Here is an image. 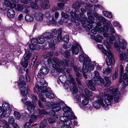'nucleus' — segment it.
Instances as JSON below:
<instances>
[{
  "label": "nucleus",
  "mask_w": 128,
  "mask_h": 128,
  "mask_svg": "<svg viewBox=\"0 0 128 128\" xmlns=\"http://www.w3.org/2000/svg\"><path fill=\"white\" fill-rule=\"evenodd\" d=\"M70 90L73 94H76L78 92V90L76 87V85L70 86Z\"/></svg>",
  "instance_id": "nucleus-34"
},
{
  "label": "nucleus",
  "mask_w": 128,
  "mask_h": 128,
  "mask_svg": "<svg viewBox=\"0 0 128 128\" xmlns=\"http://www.w3.org/2000/svg\"><path fill=\"white\" fill-rule=\"evenodd\" d=\"M103 43L108 50V52L105 54L107 56L106 58V63L108 66H111L112 64H114L115 63L114 57L113 54L112 53L109 49L111 48V46L107 40H104Z\"/></svg>",
  "instance_id": "nucleus-1"
},
{
  "label": "nucleus",
  "mask_w": 128,
  "mask_h": 128,
  "mask_svg": "<svg viewBox=\"0 0 128 128\" xmlns=\"http://www.w3.org/2000/svg\"><path fill=\"white\" fill-rule=\"evenodd\" d=\"M105 81L104 83V86L106 87H108L111 84V82L108 76H105L104 78Z\"/></svg>",
  "instance_id": "nucleus-30"
},
{
  "label": "nucleus",
  "mask_w": 128,
  "mask_h": 128,
  "mask_svg": "<svg viewBox=\"0 0 128 128\" xmlns=\"http://www.w3.org/2000/svg\"><path fill=\"white\" fill-rule=\"evenodd\" d=\"M14 115L16 117V118L17 120L20 119L21 115L20 113L16 111H14Z\"/></svg>",
  "instance_id": "nucleus-56"
},
{
  "label": "nucleus",
  "mask_w": 128,
  "mask_h": 128,
  "mask_svg": "<svg viewBox=\"0 0 128 128\" xmlns=\"http://www.w3.org/2000/svg\"><path fill=\"white\" fill-rule=\"evenodd\" d=\"M109 95H110L113 97V99L114 98V100L116 103H118L119 102L118 100L120 96V93L117 90H116L112 94H107L104 92L100 93L99 94V96L96 95V98H100V99L98 100H101L102 99L103 101V98H105V99Z\"/></svg>",
  "instance_id": "nucleus-2"
},
{
  "label": "nucleus",
  "mask_w": 128,
  "mask_h": 128,
  "mask_svg": "<svg viewBox=\"0 0 128 128\" xmlns=\"http://www.w3.org/2000/svg\"><path fill=\"white\" fill-rule=\"evenodd\" d=\"M48 119H44L41 123L39 127L40 128H44L46 127L47 124Z\"/></svg>",
  "instance_id": "nucleus-35"
},
{
  "label": "nucleus",
  "mask_w": 128,
  "mask_h": 128,
  "mask_svg": "<svg viewBox=\"0 0 128 128\" xmlns=\"http://www.w3.org/2000/svg\"><path fill=\"white\" fill-rule=\"evenodd\" d=\"M44 14L42 13H36L34 14V16L36 19L38 21H41L43 20Z\"/></svg>",
  "instance_id": "nucleus-23"
},
{
  "label": "nucleus",
  "mask_w": 128,
  "mask_h": 128,
  "mask_svg": "<svg viewBox=\"0 0 128 128\" xmlns=\"http://www.w3.org/2000/svg\"><path fill=\"white\" fill-rule=\"evenodd\" d=\"M11 2L9 0H4V6H5V8H0V10L3 11L6 10L7 8V7H9L10 6Z\"/></svg>",
  "instance_id": "nucleus-33"
},
{
  "label": "nucleus",
  "mask_w": 128,
  "mask_h": 128,
  "mask_svg": "<svg viewBox=\"0 0 128 128\" xmlns=\"http://www.w3.org/2000/svg\"><path fill=\"white\" fill-rule=\"evenodd\" d=\"M120 58L121 60L126 61H128V53L127 54L126 52H122L120 54Z\"/></svg>",
  "instance_id": "nucleus-26"
},
{
  "label": "nucleus",
  "mask_w": 128,
  "mask_h": 128,
  "mask_svg": "<svg viewBox=\"0 0 128 128\" xmlns=\"http://www.w3.org/2000/svg\"><path fill=\"white\" fill-rule=\"evenodd\" d=\"M0 122H1L3 124H4V125L3 126V128H12L10 127V125L8 124V122L6 120H3L2 119L1 121H0Z\"/></svg>",
  "instance_id": "nucleus-38"
},
{
  "label": "nucleus",
  "mask_w": 128,
  "mask_h": 128,
  "mask_svg": "<svg viewBox=\"0 0 128 128\" xmlns=\"http://www.w3.org/2000/svg\"><path fill=\"white\" fill-rule=\"evenodd\" d=\"M85 66L84 64H83V66L81 69V68L80 67H79L78 68V70L80 72H82V74L84 78L86 79L87 78V75L86 74L85 72Z\"/></svg>",
  "instance_id": "nucleus-37"
},
{
  "label": "nucleus",
  "mask_w": 128,
  "mask_h": 128,
  "mask_svg": "<svg viewBox=\"0 0 128 128\" xmlns=\"http://www.w3.org/2000/svg\"><path fill=\"white\" fill-rule=\"evenodd\" d=\"M85 8L90 11H92L93 8V6L90 3L86 2L84 6Z\"/></svg>",
  "instance_id": "nucleus-39"
},
{
  "label": "nucleus",
  "mask_w": 128,
  "mask_h": 128,
  "mask_svg": "<svg viewBox=\"0 0 128 128\" xmlns=\"http://www.w3.org/2000/svg\"><path fill=\"white\" fill-rule=\"evenodd\" d=\"M15 120L13 116H9L8 119V124H12L14 123Z\"/></svg>",
  "instance_id": "nucleus-49"
},
{
  "label": "nucleus",
  "mask_w": 128,
  "mask_h": 128,
  "mask_svg": "<svg viewBox=\"0 0 128 128\" xmlns=\"http://www.w3.org/2000/svg\"><path fill=\"white\" fill-rule=\"evenodd\" d=\"M128 80V79H126V80H125V79H124L123 78H121V77L120 78L119 81V82L120 83H121L122 82H123L124 84V85L121 88V90L122 91L123 93H124L126 92L127 90H124L126 87V86H128V85H126L124 84V81L125 80L126 81Z\"/></svg>",
  "instance_id": "nucleus-29"
},
{
  "label": "nucleus",
  "mask_w": 128,
  "mask_h": 128,
  "mask_svg": "<svg viewBox=\"0 0 128 128\" xmlns=\"http://www.w3.org/2000/svg\"><path fill=\"white\" fill-rule=\"evenodd\" d=\"M87 14L89 20L85 17V16L84 13H80L79 14L80 17L82 18L84 21L83 23L86 24V22L88 23H92L94 22V20L95 17H96V12L94 13L92 11L89 12H88Z\"/></svg>",
  "instance_id": "nucleus-4"
},
{
  "label": "nucleus",
  "mask_w": 128,
  "mask_h": 128,
  "mask_svg": "<svg viewBox=\"0 0 128 128\" xmlns=\"http://www.w3.org/2000/svg\"><path fill=\"white\" fill-rule=\"evenodd\" d=\"M87 58H85L84 55L83 54H81L79 56V60L80 62H84L83 64H87Z\"/></svg>",
  "instance_id": "nucleus-31"
},
{
  "label": "nucleus",
  "mask_w": 128,
  "mask_h": 128,
  "mask_svg": "<svg viewBox=\"0 0 128 128\" xmlns=\"http://www.w3.org/2000/svg\"><path fill=\"white\" fill-rule=\"evenodd\" d=\"M69 36L68 35H66L63 38H62V39L61 40L60 42H61L63 40L65 42L67 43L69 41Z\"/></svg>",
  "instance_id": "nucleus-51"
},
{
  "label": "nucleus",
  "mask_w": 128,
  "mask_h": 128,
  "mask_svg": "<svg viewBox=\"0 0 128 128\" xmlns=\"http://www.w3.org/2000/svg\"><path fill=\"white\" fill-rule=\"evenodd\" d=\"M56 109H55V110ZM56 111L55 110L53 111L52 110H50L48 113V114L49 116H52V117H54L55 118H57V116H56V114L55 112Z\"/></svg>",
  "instance_id": "nucleus-48"
},
{
  "label": "nucleus",
  "mask_w": 128,
  "mask_h": 128,
  "mask_svg": "<svg viewBox=\"0 0 128 128\" xmlns=\"http://www.w3.org/2000/svg\"><path fill=\"white\" fill-rule=\"evenodd\" d=\"M49 2L48 0H42L40 3V6L44 10L49 9L50 8V5L48 4Z\"/></svg>",
  "instance_id": "nucleus-19"
},
{
  "label": "nucleus",
  "mask_w": 128,
  "mask_h": 128,
  "mask_svg": "<svg viewBox=\"0 0 128 128\" xmlns=\"http://www.w3.org/2000/svg\"><path fill=\"white\" fill-rule=\"evenodd\" d=\"M68 80L69 81V83L70 84V85L72 84L71 86L76 85L73 78H70V80Z\"/></svg>",
  "instance_id": "nucleus-54"
},
{
  "label": "nucleus",
  "mask_w": 128,
  "mask_h": 128,
  "mask_svg": "<svg viewBox=\"0 0 128 128\" xmlns=\"http://www.w3.org/2000/svg\"><path fill=\"white\" fill-rule=\"evenodd\" d=\"M79 46L80 48V49H82L81 46L76 42L73 43V45H72V49L70 48L69 50H66L64 52L63 55L66 58H68L70 56V51L71 50L72 54H77L79 52V48L78 46Z\"/></svg>",
  "instance_id": "nucleus-5"
},
{
  "label": "nucleus",
  "mask_w": 128,
  "mask_h": 128,
  "mask_svg": "<svg viewBox=\"0 0 128 128\" xmlns=\"http://www.w3.org/2000/svg\"><path fill=\"white\" fill-rule=\"evenodd\" d=\"M103 37L101 35H100L99 34L98 35H96V42H102V40L103 39Z\"/></svg>",
  "instance_id": "nucleus-62"
},
{
  "label": "nucleus",
  "mask_w": 128,
  "mask_h": 128,
  "mask_svg": "<svg viewBox=\"0 0 128 128\" xmlns=\"http://www.w3.org/2000/svg\"><path fill=\"white\" fill-rule=\"evenodd\" d=\"M90 99V98L86 97L84 100H82V104L84 105L88 104V103L89 100Z\"/></svg>",
  "instance_id": "nucleus-52"
},
{
  "label": "nucleus",
  "mask_w": 128,
  "mask_h": 128,
  "mask_svg": "<svg viewBox=\"0 0 128 128\" xmlns=\"http://www.w3.org/2000/svg\"><path fill=\"white\" fill-rule=\"evenodd\" d=\"M48 121L49 124H53L56 121V119L55 118H54L53 117H50L48 119Z\"/></svg>",
  "instance_id": "nucleus-64"
},
{
  "label": "nucleus",
  "mask_w": 128,
  "mask_h": 128,
  "mask_svg": "<svg viewBox=\"0 0 128 128\" xmlns=\"http://www.w3.org/2000/svg\"><path fill=\"white\" fill-rule=\"evenodd\" d=\"M23 7L22 6L19 4H16L14 10L16 11L20 12L23 10Z\"/></svg>",
  "instance_id": "nucleus-43"
},
{
  "label": "nucleus",
  "mask_w": 128,
  "mask_h": 128,
  "mask_svg": "<svg viewBox=\"0 0 128 128\" xmlns=\"http://www.w3.org/2000/svg\"><path fill=\"white\" fill-rule=\"evenodd\" d=\"M15 12L14 9L10 8L7 10V16L9 18H13L15 16Z\"/></svg>",
  "instance_id": "nucleus-20"
},
{
  "label": "nucleus",
  "mask_w": 128,
  "mask_h": 128,
  "mask_svg": "<svg viewBox=\"0 0 128 128\" xmlns=\"http://www.w3.org/2000/svg\"><path fill=\"white\" fill-rule=\"evenodd\" d=\"M40 90H41V92L42 93H44L47 92L49 94V92L46 86H41L40 87Z\"/></svg>",
  "instance_id": "nucleus-41"
},
{
  "label": "nucleus",
  "mask_w": 128,
  "mask_h": 128,
  "mask_svg": "<svg viewBox=\"0 0 128 128\" xmlns=\"http://www.w3.org/2000/svg\"><path fill=\"white\" fill-rule=\"evenodd\" d=\"M85 66V72L86 73L87 72H90L91 70H94V66L93 64H91L90 62V64H88H88L86 65L84 64Z\"/></svg>",
  "instance_id": "nucleus-21"
},
{
  "label": "nucleus",
  "mask_w": 128,
  "mask_h": 128,
  "mask_svg": "<svg viewBox=\"0 0 128 128\" xmlns=\"http://www.w3.org/2000/svg\"><path fill=\"white\" fill-rule=\"evenodd\" d=\"M52 104H51L50 102H48L47 103V106L49 107H51L53 109H56L55 110L56 111V112L60 111L61 109L60 105L63 104H64V102L61 100L60 102H58L55 103H53V102H52Z\"/></svg>",
  "instance_id": "nucleus-9"
},
{
  "label": "nucleus",
  "mask_w": 128,
  "mask_h": 128,
  "mask_svg": "<svg viewBox=\"0 0 128 128\" xmlns=\"http://www.w3.org/2000/svg\"><path fill=\"white\" fill-rule=\"evenodd\" d=\"M29 47L30 50H31L32 52L34 50H38L40 48V46L38 44H34L32 45V44H30L29 45Z\"/></svg>",
  "instance_id": "nucleus-28"
},
{
  "label": "nucleus",
  "mask_w": 128,
  "mask_h": 128,
  "mask_svg": "<svg viewBox=\"0 0 128 128\" xmlns=\"http://www.w3.org/2000/svg\"><path fill=\"white\" fill-rule=\"evenodd\" d=\"M99 81L101 84H103L104 82V79L102 78L100 76H96V85H99L100 84L98 82Z\"/></svg>",
  "instance_id": "nucleus-46"
},
{
  "label": "nucleus",
  "mask_w": 128,
  "mask_h": 128,
  "mask_svg": "<svg viewBox=\"0 0 128 128\" xmlns=\"http://www.w3.org/2000/svg\"><path fill=\"white\" fill-rule=\"evenodd\" d=\"M52 40H53V42H52L53 44H54V42L56 43H57L59 42H60L61 40L62 39V36H60V37L58 36H53V37L52 38Z\"/></svg>",
  "instance_id": "nucleus-32"
},
{
  "label": "nucleus",
  "mask_w": 128,
  "mask_h": 128,
  "mask_svg": "<svg viewBox=\"0 0 128 128\" xmlns=\"http://www.w3.org/2000/svg\"><path fill=\"white\" fill-rule=\"evenodd\" d=\"M97 46L98 49L101 50L102 52L105 54L107 53L108 52H107L105 49L104 48V47L102 45L97 44Z\"/></svg>",
  "instance_id": "nucleus-45"
},
{
  "label": "nucleus",
  "mask_w": 128,
  "mask_h": 128,
  "mask_svg": "<svg viewBox=\"0 0 128 128\" xmlns=\"http://www.w3.org/2000/svg\"><path fill=\"white\" fill-rule=\"evenodd\" d=\"M51 50V49H50ZM52 51L50 52L46 51L45 52L44 57H51L52 58L53 54V51L52 50H51Z\"/></svg>",
  "instance_id": "nucleus-40"
},
{
  "label": "nucleus",
  "mask_w": 128,
  "mask_h": 128,
  "mask_svg": "<svg viewBox=\"0 0 128 128\" xmlns=\"http://www.w3.org/2000/svg\"><path fill=\"white\" fill-rule=\"evenodd\" d=\"M39 110L38 114V117L39 118H41L44 116V114L46 115L48 114V112H46V110L44 109L42 110L39 109Z\"/></svg>",
  "instance_id": "nucleus-27"
},
{
  "label": "nucleus",
  "mask_w": 128,
  "mask_h": 128,
  "mask_svg": "<svg viewBox=\"0 0 128 128\" xmlns=\"http://www.w3.org/2000/svg\"><path fill=\"white\" fill-rule=\"evenodd\" d=\"M120 77L122 78L123 74L124 73V67L122 64H121L120 66Z\"/></svg>",
  "instance_id": "nucleus-57"
},
{
  "label": "nucleus",
  "mask_w": 128,
  "mask_h": 128,
  "mask_svg": "<svg viewBox=\"0 0 128 128\" xmlns=\"http://www.w3.org/2000/svg\"><path fill=\"white\" fill-rule=\"evenodd\" d=\"M110 29V33L112 34L115 33L114 28L112 27H110V24L108 23H107L103 26V28L100 27V28L96 27V34L97 32L101 33L104 32H108Z\"/></svg>",
  "instance_id": "nucleus-7"
},
{
  "label": "nucleus",
  "mask_w": 128,
  "mask_h": 128,
  "mask_svg": "<svg viewBox=\"0 0 128 128\" xmlns=\"http://www.w3.org/2000/svg\"><path fill=\"white\" fill-rule=\"evenodd\" d=\"M84 91L86 96V97L90 98L92 96V93L90 90H88V89L86 88H85Z\"/></svg>",
  "instance_id": "nucleus-44"
},
{
  "label": "nucleus",
  "mask_w": 128,
  "mask_h": 128,
  "mask_svg": "<svg viewBox=\"0 0 128 128\" xmlns=\"http://www.w3.org/2000/svg\"><path fill=\"white\" fill-rule=\"evenodd\" d=\"M25 52L24 54V61H21V64L22 66L26 68L28 66L29 60H30L31 56H32V51H30L28 53Z\"/></svg>",
  "instance_id": "nucleus-8"
},
{
  "label": "nucleus",
  "mask_w": 128,
  "mask_h": 128,
  "mask_svg": "<svg viewBox=\"0 0 128 128\" xmlns=\"http://www.w3.org/2000/svg\"><path fill=\"white\" fill-rule=\"evenodd\" d=\"M44 38L39 37L37 38L38 43L40 44H43L45 41Z\"/></svg>",
  "instance_id": "nucleus-53"
},
{
  "label": "nucleus",
  "mask_w": 128,
  "mask_h": 128,
  "mask_svg": "<svg viewBox=\"0 0 128 128\" xmlns=\"http://www.w3.org/2000/svg\"><path fill=\"white\" fill-rule=\"evenodd\" d=\"M61 17L62 18H64L66 19H67L69 17V15L66 13H64L63 12H62L61 13Z\"/></svg>",
  "instance_id": "nucleus-60"
},
{
  "label": "nucleus",
  "mask_w": 128,
  "mask_h": 128,
  "mask_svg": "<svg viewBox=\"0 0 128 128\" xmlns=\"http://www.w3.org/2000/svg\"><path fill=\"white\" fill-rule=\"evenodd\" d=\"M66 115L67 117V118L70 120H73L74 119H77L76 117L74 115V113L72 111H68V113H66Z\"/></svg>",
  "instance_id": "nucleus-24"
},
{
  "label": "nucleus",
  "mask_w": 128,
  "mask_h": 128,
  "mask_svg": "<svg viewBox=\"0 0 128 128\" xmlns=\"http://www.w3.org/2000/svg\"><path fill=\"white\" fill-rule=\"evenodd\" d=\"M112 100V97L110 95L108 96L107 98L104 100V102L106 105V106H105L103 103V100L102 99L101 100H97L98 101H96V109L100 108L101 105L105 110L108 109L109 108L108 106L110 104Z\"/></svg>",
  "instance_id": "nucleus-3"
},
{
  "label": "nucleus",
  "mask_w": 128,
  "mask_h": 128,
  "mask_svg": "<svg viewBox=\"0 0 128 128\" xmlns=\"http://www.w3.org/2000/svg\"><path fill=\"white\" fill-rule=\"evenodd\" d=\"M96 23V22H94V21L92 23H88L85 24L87 26L86 27V30L88 32L90 31V29L92 28V27L94 28V29H92L91 30V32L93 34H96V26H94V25L93 24L94 23Z\"/></svg>",
  "instance_id": "nucleus-13"
},
{
  "label": "nucleus",
  "mask_w": 128,
  "mask_h": 128,
  "mask_svg": "<svg viewBox=\"0 0 128 128\" xmlns=\"http://www.w3.org/2000/svg\"><path fill=\"white\" fill-rule=\"evenodd\" d=\"M30 2V5L32 9L35 10H36L38 8L39 6L36 3L33 2Z\"/></svg>",
  "instance_id": "nucleus-47"
},
{
  "label": "nucleus",
  "mask_w": 128,
  "mask_h": 128,
  "mask_svg": "<svg viewBox=\"0 0 128 128\" xmlns=\"http://www.w3.org/2000/svg\"><path fill=\"white\" fill-rule=\"evenodd\" d=\"M60 116V121L63 122L64 125L65 124V122L66 121V120L67 119L66 118H67L66 116Z\"/></svg>",
  "instance_id": "nucleus-59"
},
{
  "label": "nucleus",
  "mask_w": 128,
  "mask_h": 128,
  "mask_svg": "<svg viewBox=\"0 0 128 128\" xmlns=\"http://www.w3.org/2000/svg\"><path fill=\"white\" fill-rule=\"evenodd\" d=\"M59 14L57 12H55L52 16V18L51 20H50V23L53 26L56 25L58 23L57 21L56 20L57 19L59 16Z\"/></svg>",
  "instance_id": "nucleus-17"
},
{
  "label": "nucleus",
  "mask_w": 128,
  "mask_h": 128,
  "mask_svg": "<svg viewBox=\"0 0 128 128\" xmlns=\"http://www.w3.org/2000/svg\"><path fill=\"white\" fill-rule=\"evenodd\" d=\"M87 86L90 89L92 90H96L95 86L96 85V80L95 77L93 78L91 80L86 81L85 82Z\"/></svg>",
  "instance_id": "nucleus-12"
},
{
  "label": "nucleus",
  "mask_w": 128,
  "mask_h": 128,
  "mask_svg": "<svg viewBox=\"0 0 128 128\" xmlns=\"http://www.w3.org/2000/svg\"><path fill=\"white\" fill-rule=\"evenodd\" d=\"M51 32L53 34L57 35L58 34V36L59 37L62 36V29L61 28H60L58 30L56 29H52Z\"/></svg>",
  "instance_id": "nucleus-25"
},
{
  "label": "nucleus",
  "mask_w": 128,
  "mask_h": 128,
  "mask_svg": "<svg viewBox=\"0 0 128 128\" xmlns=\"http://www.w3.org/2000/svg\"><path fill=\"white\" fill-rule=\"evenodd\" d=\"M65 4L64 3L60 2L57 4V5L58 8L59 9L63 10L64 6Z\"/></svg>",
  "instance_id": "nucleus-58"
},
{
  "label": "nucleus",
  "mask_w": 128,
  "mask_h": 128,
  "mask_svg": "<svg viewBox=\"0 0 128 128\" xmlns=\"http://www.w3.org/2000/svg\"><path fill=\"white\" fill-rule=\"evenodd\" d=\"M76 81L78 84V86L81 90H83L84 87L82 84L80 80L78 78H76Z\"/></svg>",
  "instance_id": "nucleus-50"
},
{
  "label": "nucleus",
  "mask_w": 128,
  "mask_h": 128,
  "mask_svg": "<svg viewBox=\"0 0 128 128\" xmlns=\"http://www.w3.org/2000/svg\"><path fill=\"white\" fill-rule=\"evenodd\" d=\"M71 120H70L67 118L65 122V124L64 126H62L61 128H64V127H65V126H66V127H67L68 126H70L72 123V121Z\"/></svg>",
  "instance_id": "nucleus-42"
},
{
  "label": "nucleus",
  "mask_w": 128,
  "mask_h": 128,
  "mask_svg": "<svg viewBox=\"0 0 128 128\" xmlns=\"http://www.w3.org/2000/svg\"><path fill=\"white\" fill-rule=\"evenodd\" d=\"M103 71V73L104 74H107L110 73L111 72V70L110 68L108 67L107 69H106L105 68L104 69Z\"/></svg>",
  "instance_id": "nucleus-55"
},
{
  "label": "nucleus",
  "mask_w": 128,
  "mask_h": 128,
  "mask_svg": "<svg viewBox=\"0 0 128 128\" xmlns=\"http://www.w3.org/2000/svg\"><path fill=\"white\" fill-rule=\"evenodd\" d=\"M85 4V2L82 0H77L76 2L73 4L72 8L74 9H78L82 5H84Z\"/></svg>",
  "instance_id": "nucleus-18"
},
{
  "label": "nucleus",
  "mask_w": 128,
  "mask_h": 128,
  "mask_svg": "<svg viewBox=\"0 0 128 128\" xmlns=\"http://www.w3.org/2000/svg\"><path fill=\"white\" fill-rule=\"evenodd\" d=\"M28 87L26 88L24 86H21L19 88V90L20 91V94L22 95V96L25 97L24 99L25 100H27V95H28L29 94Z\"/></svg>",
  "instance_id": "nucleus-14"
},
{
  "label": "nucleus",
  "mask_w": 128,
  "mask_h": 128,
  "mask_svg": "<svg viewBox=\"0 0 128 128\" xmlns=\"http://www.w3.org/2000/svg\"><path fill=\"white\" fill-rule=\"evenodd\" d=\"M32 104L30 102L26 101L25 103V105H27V109L28 110L29 113L31 114H34L36 113V110L35 109L36 106L34 105V102L32 101Z\"/></svg>",
  "instance_id": "nucleus-10"
},
{
  "label": "nucleus",
  "mask_w": 128,
  "mask_h": 128,
  "mask_svg": "<svg viewBox=\"0 0 128 128\" xmlns=\"http://www.w3.org/2000/svg\"><path fill=\"white\" fill-rule=\"evenodd\" d=\"M17 83L18 86H24L26 85V83L25 81L24 76H20L19 78V81L18 80Z\"/></svg>",
  "instance_id": "nucleus-22"
},
{
  "label": "nucleus",
  "mask_w": 128,
  "mask_h": 128,
  "mask_svg": "<svg viewBox=\"0 0 128 128\" xmlns=\"http://www.w3.org/2000/svg\"><path fill=\"white\" fill-rule=\"evenodd\" d=\"M106 22L107 20L103 16H100L96 13V27L98 28V27L101 26L103 24L104 25L106 23H108Z\"/></svg>",
  "instance_id": "nucleus-11"
},
{
  "label": "nucleus",
  "mask_w": 128,
  "mask_h": 128,
  "mask_svg": "<svg viewBox=\"0 0 128 128\" xmlns=\"http://www.w3.org/2000/svg\"><path fill=\"white\" fill-rule=\"evenodd\" d=\"M69 60H66L65 59L63 58L62 60V63L63 64V66H66V67H68V62Z\"/></svg>",
  "instance_id": "nucleus-63"
},
{
  "label": "nucleus",
  "mask_w": 128,
  "mask_h": 128,
  "mask_svg": "<svg viewBox=\"0 0 128 128\" xmlns=\"http://www.w3.org/2000/svg\"><path fill=\"white\" fill-rule=\"evenodd\" d=\"M55 63L57 65L59 66H63V64L62 63V61L60 59H58V60L56 59L55 61Z\"/></svg>",
  "instance_id": "nucleus-61"
},
{
  "label": "nucleus",
  "mask_w": 128,
  "mask_h": 128,
  "mask_svg": "<svg viewBox=\"0 0 128 128\" xmlns=\"http://www.w3.org/2000/svg\"><path fill=\"white\" fill-rule=\"evenodd\" d=\"M24 18L28 22H32L34 19V17L30 14L26 15L24 17Z\"/></svg>",
  "instance_id": "nucleus-36"
},
{
  "label": "nucleus",
  "mask_w": 128,
  "mask_h": 128,
  "mask_svg": "<svg viewBox=\"0 0 128 128\" xmlns=\"http://www.w3.org/2000/svg\"><path fill=\"white\" fill-rule=\"evenodd\" d=\"M5 108L6 110H4L2 113L1 114L0 117L2 119L4 117H7L10 115L12 111V108H10L9 106Z\"/></svg>",
  "instance_id": "nucleus-15"
},
{
  "label": "nucleus",
  "mask_w": 128,
  "mask_h": 128,
  "mask_svg": "<svg viewBox=\"0 0 128 128\" xmlns=\"http://www.w3.org/2000/svg\"><path fill=\"white\" fill-rule=\"evenodd\" d=\"M43 37L46 39V41L48 43L50 48V49L52 50H55V44H53L52 42L53 41V40H52V38L53 37V34L50 32H46L44 34Z\"/></svg>",
  "instance_id": "nucleus-6"
},
{
  "label": "nucleus",
  "mask_w": 128,
  "mask_h": 128,
  "mask_svg": "<svg viewBox=\"0 0 128 128\" xmlns=\"http://www.w3.org/2000/svg\"><path fill=\"white\" fill-rule=\"evenodd\" d=\"M119 44L120 48V47L119 46H118L117 44H116L115 42L114 45L117 48L118 51V52H121L120 48L123 50L125 49L126 48V42H125L122 43L120 41H119Z\"/></svg>",
  "instance_id": "nucleus-16"
}]
</instances>
